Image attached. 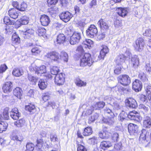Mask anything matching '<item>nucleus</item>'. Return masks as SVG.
<instances>
[{
    "mask_svg": "<svg viewBox=\"0 0 151 151\" xmlns=\"http://www.w3.org/2000/svg\"><path fill=\"white\" fill-rule=\"evenodd\" d=\"M76 51L78 52H82L78 55V57L79 59L80 66L81 67L86 66L90 67L93 64L94 61L91 54L88 52H84L83 46L81 45L77 47Z\"/></svg>",
    "mask_w": 151,
    "mask_h": 151,
    "instance_id": "nucleus-1",
    "label": "nucleus"
},
{
    "mask_svg": "<svg viewBox=\"0 0 151 151\" xmlns=\"http://www.w3.org/2000/svg\"><path fill=\"white\" fill-rule=\"evenodd\" d=\"M60 54L56 51H51L47 52L45 57L50 63L55 62L59 63L60 62Z\"/></svg>",
    "mask_w": 151,
    "mask_h": 151,
    "instance_id": "nucleus-2",
    "label": "nucleus"
},
{
    "mask_svg": "<svg viewBox=\"0 0 151 151\" xmlns=\"http://www.w3.org/2000/svg\"><path fill=\"white\" fill-rule=\"evenodd\" d=\"M93 132L92 127L88 126L83 129L82 132L83 134L79 130H78L77 131L76 134L78 138L82 139L84 138V137H88L91 136Z\"/></svg>",
    "mask_w": 151,
    "mask_h": 151,
    "instance_id": "nucleus-3",
    "label": "nucleus"
},
{
    "mask_svg": "<svg viewBox=\"0 0 151 151\" xmlns=\"http://www.w3.org/2000/svg\"><path fill=\"white\" fill-rule=\"evenodd\" d=\"M118 82L124 86H128L131 82V78L127 74H122L117 78Z\"/></svg>",
    "mask_w": 151,
    "mask_h": 151,
    "instance_id": "nucleus-4",
    "label": "nucleus"
},
{
    "mask_svg": "<svg viewBox=\"0 0 151 151\" xmlns=\"http://www.w3.org/2000/svg\"><path fill=\"white\" fill-rule=\"evenodd\" d=\"M29 69L31 71H34L36 74L40 76L47 72L46 67L44 65H41L40 66H31Z\"/></svg>",
    "mask_w": 151,
    "mask_h": 151,
    "instance_id": "nucleus-5",
    "label": "nucleus"
},
{
    "mask_svg": "<svg viewBox=\"0 0 151 151\" xmlns=\"http://www.w3.org/2000/svg\"><path fill=\"white\" fill-rule=\"evenodd\" d=\"M97 24L102 32L107 33L109 30V24L105 19H100L98 22Z\"/></svg>",
    "mask_w": 151,
    "mask_h": 151,
    "instance_id": "nucleus-6",
    "label": "nucleus"
},
{
    "mask_svg": "<svg viewBox=\"0 0 151 151\" xmlns=\"http://www.w3.org/2000/svg\"><path fill=\"white\" fill-rule=\"evenodd\" d=\"M97 33V29L94 24H91L86 31V35L91 38H93L96 36Z\"/></svg>",
    "mask_w": 151,
    "mask_h": 151,
    "instance_id": "nucleus-7",
    "label": "nucleus"
},
{
    "mask_svg": "<svg viewBox=\"0 0 151 151\" xmlns=\"http://www.w3.org/2000/svg\"><path fill=\"white\" fill-rule=\"evenodd\" d=\"M65 75L63 73H61L55 76L54 78V82L58 86L63 85L65 82Z\"/></svg>",
    "mask_w": 151,
    "mask_h": 151,
    "instance_id": "nucleus-8",
    "label": "nucleus"
},
{
    "mask_svg": "<svg viewBox=\"0 0 151 151\" xmlns=\"http://www.w3.org/2000/svg\"><path fill=\"white\" fill-rule=\"evenodd\" d=\"M13 88V83L12 82L10 81L4 82L2 86V89L3 92L6 94H8L11 92Z\"/></svg>",
    "mask_w": 151,
    "mask_h": 151,
    "instance_id": "nucleus-9",
    "label": "nucleus"
},
{
    "mask_svg": "<svg viewBox=\"0 0 151 151\" xmlns=\"http://www.w3.org/2000/svg\"><path fill=\"white\" fill-rule=\"evenodd\" d=\"M81 38V34L78 32H74L70 37V43L72 45L78 43L79 42Z\"/></svg>",
    "mask_w": 151,
    "mask_h": 151,
    "instance_id": "nucleus-10",
    "label": "nucleus"
},
{
    "mask_svg": "<svg viewBox=\"0 0 151 151\" xmlns=\"http://www.w3.org/2000/svg\"><path fill=\"white\" fill-rule=\"evenodd\" d=\"M60 19L65 22L69 21L73 17V15L68 11L63 12L59 15Z\"/></svg>",
    "mask_w": 151,
    "mask_h": 151,
    "instance_id": "nucleus-11",
    "label": "nucleus"
},
{
    "mask_svg": "<svg viewBox=\"0 0 151 151\" xmlns=\"http://www.w3.org/2000/svg\"><path fill=\"white\" fill-rule=\"evenodd\" d=\"M127 117L131 120H136L137 121H140L141 119L139 114L135 110L130 111L128 114Z\"/></svg>",
    "mask_w": 151,
    "mask_h": 151,
    "instance_id": "nucleus-12",
    "label": "nucleus"
},
{
    "mask_svg": "<svg viewBox=\"0 0 151 151\" xmlns=\"http://www.w3.org/2000/svg\"><path fill=\"white\" fill-rule=\"evenodd\" d=\"M126 106L130 108H135L137 107V103L135 99L132 97L127 98L125 100Z\"/></svg>",
    "mask_w": 151,
    "mask_h": 151,
    "instance_id": "nucleus-13",
    "label": "nucleus"
},
{
    "mask_svg": "<svg viewBox=\"0 0 151 151\" xmlns=\"http://www.w3.org/2000/svg\"><path fill=\"white\" fill-rule=\"evenodd\" d=\"M142 86V82L138 79H135L132 82V89L136 92H138L141 91Z\"/></svg>",
    "mask_w": 151,
    "mask_h": 151,
    "instance_id": "nucleus-14",
    "label": "nucleus"
},
{
    "mask_svg": "<svg viewBox=\"0 0 151 151\" xmlns=\"http://www.w3.org/2000/svg\"><path fill=\"white\" fill-rule=\"evenodd\" d=\"M111 133L109 131L107 127L104 128L102 131L99 133V136L100 138L102 139H107L110 137Z\"/></svg>",
    "mask_w": 151,
    "mask_h": 151,
    "instance_id": "nucleus-15",
    "label": "nucleus"
},
{
    "mask_svg": "<svg viewBox=\"0 0 151 151\" xmlns=\"http://www.w3.org/2000/svg\"><path fill=\"white\" fill-rule=\"evenodd\" d=\"M101 49L99 55L98 56L99 60L104 59L106 54L109 52V49L108 47L105 45H103L101 46Z\"/></svg>",
    "mask_w": 151,
    "mask_h": 151,
    "instance_id": "nucleus-16",
    "label": "nucleus"
},
{
    "mask_svg": "<svg viewBox=\"0 0 151 151\" xmlns=\"http://www.w3.org/2000/svg\"><path fill=\"white\" fill-rule=\"evenodd\" d=\"M115 11L117 14L122 17L126 16L128 12L127 8L121 7H117L115 9Z\"/></svg>",
    "mask_w": 151,
    "mask_h": 151,
    "instance_id": "nucleus-17",
    "label": "nucleus"
},
{
    "mask_svg": "<svg viewBox=\"0 0 151 151\" xmlns=\"http://www.w3.org/2000/svg\"><path fill=\"white\" fill-rule=\"evenodd\" d=\"M112 146L111 142L107 140H103L100 143L99 147L101 150L105 151Z\"/></svg>",
    "mask_w": 151,
    "mask_h": 151,
    "instance_id": "nucleus-18",
    "label": "nucleus"
},
{
    "mask_svg": "<svg viewBox=\"0 0 151 151\" xmlns=\"http://www.w3.org/2000/svg\"><path fill=\"white\" fill-rule=\"evenodd\" d=\"M40 21L42 25L44 26H47L50 23V20L48 16L43 14L41 15Z\"/></svg>",
    "mask_w": 151,
    "mask_h": 151,
    "instance_id": "nucleus-19",
    "label": "nucleus"
},
{
    "mask_svg": "<svg viewBox=\"0 0 151 151\" xmlns=\"http://www.w3.org/2000/svg\"><path fill=\"white\" fill-rule=\"evenodd\" d=\"M42 50V48L40 46L35 45L32 46L31 52L32 55L37 56L40 55Z\"/></svg>",
    "mask_w": 151,
    "mask_h": 151,
    "instance_id": "nucleus-20",
    "label": "nucleus"
},
{
    "mask_svg": "<svg viewBox=\"0 0 151 151\" xmlns=\"http://www.w3.org/2000/svg\"><path fill=\"white\" fill-rule=\"evenodd\" d=\"M25 109L31 114H34L37 112V109L35 105L32 103H29L28 105H26Z\"/></svg>",
    "mask_w": 151,
    "mask_h": 151,
    "instance_id": "nucleus-21",
    "label": "nucleus"
},
{
    "mask_svg": "<svg viewBox=\"0 0 151 151\" xmlns=\"http://www.w3.org/2000/svg\"><path fill=\"white\" fill-rule=\"evenodd\" d=\"M144 40L141 37L137 39L135 41L136 45L134 46L135 49L137 51L143 48L144 46Z\"/></svg>",
    "mask_w": 151,
    "mask_h": 151,
    "instance_id": "nucleus-22",
    "label": "nucleus"
},
{
    "mask_svg": "<svg viewBox=\"0 0 151 151\" xmlns=\"http://www.w3.org/2000/svg\"><path fill=\"white\" fill-rule=\"evenodd\" d=\"M128 130L130 135L136 134L138 132V127L135 124L130 123L128 126Z\"/></svg>",
    "mask_w": 151,
    "mask_h": 151,
    "instance_id": "nucleus-23",
    "label": "nucleus"
},
{
    "mask_svg": "<svg viewBox=\"0 0 151 151\" xmlns=\"http://www.w3.org/2000/svg\"><path fill=\"white\" fill-rule=\"evenodd\" d=\"M44 144L43 139L42 138H38L36 140V144L35 146L37 151H43Z\"/></svg>",
    "mask_w": 151,
    "mask_h": 151,
    "instance_id": "nucleus-24",
    "label": "nucleus"
},
{
    "mask_svg": "<svg viewBox=\"0 0 151 151\" xmlns=\"http://www.w3.org/2000/svg\"><path fill=\"white\" fill-rule=\"evenodd\" d=\"M19 12L16 9L12 8L10 9L8 11V14L10 17L14 19L18 18L19 16Z\"/></svg>",
    "mask_w": 151,
    "mask_h": 151,
    "instance_id": "nucleus-25",
    "label": "nucleus"
},
{
    "mask_svg": "<svg viewBox=\"0 0 151 151\" xmlns=\"http://www.w3.org/2000/svg\"><path fill=\"white\" fill-rule=\"evenodd\" d=\"M131 64L135 68H137L139 65V60L137 55H134L131 58Z\"/></svg>",
    "mask_w": 151,
    "mask_h": 151,
    "instance_id": "nucleus-26",
    "label": "nucleus"
},
{
    "mask_svg": "<svg viewBox=\"0 0 151 151\" xmlns=\"http://www.w3.org/2000/svg\"><path fill=\"white\" fill-rule=\"evenodd\" d=\"M146 132H142L140 134L139 137L140 142L145 145H147L150 143L149 141L146 139Z\"/></svg>",
    "mask_w": 151,
    "mask_h": 151,
    "instance_id": "nucleus-27",
    "label": "nucleus"
},
{
    "mask_svg": "<svg viewBox=\"0 0 151 151\" xmlns=\"http://www.w3.org/2000/svg\"><path fill=\"white\" fill-rule=\"evenodd\" d=\"M74 83L77 86L79 87H84L87 85L86 82L82 81L79 78H75Z\"/></svg>",
    "mask_w": 151,
    "mask_h": 151,
    "instance_id": "nucleus-28",
    "label": "nucleus"
},
{
    "mask_svg": "<svg viewBox=\"0 0 151 151\" xmlns=\"http://www.w3.org/2000/svg\"><path fill=\"white\" fill-rule=\"evenodd\" d=\"M8 126V124L6 122L1 120V117L0 116V133L5 131Z\"/></svg>",
    "mask_w": 151,
    "mask_h": 151,
    "instance_id": "nucleus-29",
    "label": "nucleus"
},
{
    "mask_svg": "<svg viewBox=\"0 0 151 151\" xmlns=\"http://www.w3.org/2000/svg\"><path fill=\"white\" fill-rule=\"evenodd\" d=\"M12 40L14 45L18 44L20 42V39L16 32L14 33L12 36Z\"/></svg>",
    "mask_w": 151,
    "mask_h": 151,
    "instance_id": "nucleus-30",
    "label": "nucleus"
},
{
    "mask_svg": "<svg viewBox=\"0 0 151 151\" xmlns=\"http://www.w3.org/2000/svg\"><path fill=\"white\" fill-rule=\"evenodd\" d=\"M22 90L21 88L18 87L15 88L13 92V95L18 98L20 99L22 95Z\"/></svg>",
    "mask_w": 151,
    "mask_h": 151,
    "instance_id": "nucleus-31",
    "label": "nucleus"
},
{
    "mask_svg": "<svg viewBox=\"0 0 151 151\" xmlns=\"http://www.w3.org/2000/svg\"><path fill=\"white\" fill-rule=\"evenodd\" d=\"M12 74L15 76L19 77L22 76L23 73V70L19 68H15L13 70Z\"/></svg>",
    "mask_w": 151,
    "mask_h": 151,
    "instance_id": "nucleus-32",
    "label": "nucleus"
},
{
    "mask_svg": "<svg viewBox=\"0 0 151 151\" xmlns=\"http://www.w3.org/2000/svg\"><path fill=\"white\" fill-rule=\"evenodd\" d=\"M82 44L85 48L90 49L93 44V42L90 39H86L83 42Z\"/></svg>",
    "mask_w": 151,
    "mask_h": 151,
    "instance_id": "nucleus-33",
    "label": "nucleus"
},
{
    "mask_svg": "<svg viewBox=\"0 0 151 151\" xmlns=\"http://www.w3.org/2000/svg\"><path fill=\"white\" fill-rule=\"evenodd\" d=\"M0 116L1 117V120H2V119L5 120H8L9 119V117L8 109L7 108L4 109L3 110L2 114H0Z\"/></svg>",
    "mask_w": 151,
    "mask_h": 151,
    "instance_id": "nucleus-34",
    "label": "nucleus"
},
{
    "mask_svg": "<svg viewBox=\"0 0 151 151\" xmlns=\"http://www.w3.org/2000/svg\"><path fill=\"white\" fill-rule=\"evenodd\" d=\"M23 33L24 37L27 38L34 35V30L32 28L27 29L25 31L23 32Z\"/></svg>",
    "mask_w": 151,
    "mask_h": 151,
    "instance_id": "nucleus-35",
    "label": "nucleus"
},
{
    "mask_svg": "<svg viewBox=\"0 0 151 151\" xmlns=\"http://www.w3.org/2000/svg\"><path fill=\"white\" fill-rule=\"evenodd\" d=\"M66 41V37L64 34H60L58 35L56 41L58 43H63Z\"/></svg>",
    "mask_w": 151,
    "mask_h": 151,
    "instance_id": "nucleus-36",
    "label": "nucleus"
},
{
    "mask_svg": "<svg viewBox=\"0 0 151 151\" xmlns=\"http://www.w3.org/2000/svg\"><path fill=\"white\" fill-rule=\"evenodd\" d=\"M143 126L145 128L150 127L151 126V119L150 117L146 116L143 122Z\"/></svg>",
    "mask_w": 151,
    "mask_h": 151,
    "instance_id": "nucleus-37",
    "label": "nucleus"
},
{
    "mask_svg": "<svg viewBox=\"0 0 151 151\" xmlns=\"http://www.w3.org/2000/svg\"><path fill=\"white\" fill-rule=\"evenodd\" d=\"M105 103L103 101H99L96 103L93 106L95 110H100L103 109L105 106Z\"/></svg>",
    "mask_w": 151,
    "mask_h": 151,
    "instance_id": "nucleus-38",
    "label": "nucleus"
},
{
    "mask_svg": "<svg viewBox=\"0 0 151 151\" xmlns=\"http://www.w3.org/2000/svg\"><path fill=\"white\" fill-rule=\"evenodd\" d=\"M60 58L61 60H62L64 62L67 63L68 60V54L65 52H62L60 54Z\"/></svg>",
    "mask_w": 151,
    "mask_h": 151,
    "instance_id": "nucleus-39",
    "label": "nucleus"
},
{
    "mask_svg": "<svg viewBox=\"0 0 151 151\" xmlns=\"http://www.w3.org/2000/svg\"><path fill=\"white\" fill-rule=\"evenodd\" d=\"M46 30L44 27H38L37 33L40 36H44L45 35Z\"/></svg>",
    "mask_w": 151,
    "mask_h": 151,
    "instance_id": "nucleus-40",
    "label": "nucleus"
},
{
    "mask_svg": "<svg viewBox=\"0 0 151 151\" xmlns=\"http://www.w3.org/2000/svg\"><path fill=\"white\" fill-rule=\"evenodd\" d=\"M38 86L40 89L44 90L47 87V83L44 79H40L38 82Z\"/></svg>",
    "mask_w": 151,
    "mask_h": 151,
    "instance_id": "nucleus-41",
    "label": "nucleus"
},
{
    "mask_svg": "<svg viewBox=\"0 0 151 151\" xmlns=\"http://www.w3.org/2000/svg\"><path fill=\"white\" fill-rule=\"evenodd\" d=\"M14 124L17 127H23L25 124V121L24 119H21L15 122Z\"/></svg>",
    "mask_w": 151,
    "mask_h": 151,
    "instance_id": "nucleus-42",
    "label": "nucleus"
},
{
    "mask_svg": "<svg viewBox=\"0 0 151 151\" xmlns=\"http://www.w3.org/2000/svg\"><path fill=\"white\" fill-rule=\"evenodd\" d=\"M127 58V57L124 54H120L118 56L116 61L117 63L121 64L122 63L124 62Z\"/></svg>",
    "mask_w": 151,
    "mask_h": 151,
    "instance_id": "nucleus-43",
    "label": "nucleus"
},
{
    "mask_svg": "<svg viewBox=\"0 0 151 151\" xmlns=\"http://www.w3.org/2000/svg\"><path fill=\"white\" fill-rule=\"evenodd\" d=\"M4 22L6 25H12L14 24V21L12 20L8 16H5L4 18Z\"/></svg>",
    "mask_w": 151,
    "mask_h": 151,
    "instance_id": "nucleus-44",
    "label": "nucleus"
},
{
    "mask_svg": "<svg viewBox=\"0 0 151 151\" xmlns=\"http://www.w3.org/2000/svg\"><path fill=\"white\" fill-rule=\"evenodd\" d=\"M146 95L149 100H151V86L147 85L145 89Z\"/></svg>",
    "mask_w": 151,
    "mask_h": 151,
    "instance_id": "nucleus-45",
    "label": "nucleus"
},
{
    "mask_svg": "<svg viewBox=\"0 0 151 151\" xmlns=\"http://www.w3.org/2000/svg\"><path fill=\"white\" fill-rule=\"evenodd\" d=\"M60 70L59 67L56 66H53L50 70V72L51 74L56 76L58 74Z\"/></svg>",
    "mask_w": 151,
    "mask_h": 151,
    "instance_id": "nucleus-46",
    "label": "nucleus"
},
{
    "mask_svg": "<svg viewBox=\"0 0 151 151\" xmlns=\"http://www.w3.org/2000/svg\"><path fill=\"white\" fill-rule=\"evenodd\" d=\"M27 78L30 83L32 85L36 84L37 82V79L31 75H28Z\"/></svg>",
    "mask_w": 151,
    "mask_h": 151,
    "instance_id": "nucleus-47",
    "label": "nucleus"
},
{
    "mask_svg": "<svg viewBox=\"0 0 151 151\" xmlns=\"http://www.w3.org/2000/svg\"><path fill=\"white\" fill-rule=\"evenodd\" d=\"M26 149L25 151H33L35 149V145L32 142H28L26 145Z\"/></svg>",
    "mask_w": 151,
    "mask_h": 151,
    "instance_id": "nucleus-48",
    "label": "nucleus"
},
{
    "mask_svg": "<svg viewBox=\"0 0 151 151\" xmlns=\"http://www.w3.org/2000/svg\"><path fill=\"white\" fill-rule=\"evenodd\" d=\"M27 7V4L25 3L22 2L18 8V10L21 12H24L26 10Z\"/></svg>",
    "mask_w": 151,
    "mask_h": 151,
    "instance_id": "nucleus-49",
    "label": "nucleus"
},
{
    "mask_svg": "<svg viewBox=\"0 0 151 151\" xmlns=\"http://www.w3.org/2000/svg\"><path fill=\"white\" fill-rule=\"evenodd\" d=\"M76 144L77 151H87L86 148L84 145L79 144V142L78 141L76 142Z\"/></svg>",
    "mask_w": 151,
    "mask_h": 151,
    "instance_id": "nucleus-50",
    "label": "nucleus"
},
{
    "mask_svg": "<svg viewBox=\"0 0 151 151\" xmlns=\"http://www.w3.org/2000/svg\"><path fill=\"white\" fill-rule=\"evenodd\" d=\"M90 141L91 144L93 145H97L98 142V138L96 136H93L88 139Z\"/></svg>",
    "mask_w": 151,
    "mask_h": 151,
    "instance_id": "nucleus-51",
    "label": "nucleus"
},
{
    "mask_svg": "<svg viewBox=\"0 0 151 151\" xmlns=\"http://www.w3.org/2000/svg\"><path fill=\"white\" fill-rule=\"evenodd\" d=\"M50 137V139L52 142L56 143L59 142L58 138L56 134H51Z\"/></svg>",
    "mask_w": 151,
    "mask_h": 151,
    "instance_id": "nucleus-52",
    "label": "nucleus"
},
{
    "mask_svg": "<svg viewBox=\"0 0 151 151\" xmlns=\"http://www.w3.org/2000/svg\"><path fill=\"white\" fill-rule=\"evenodd\" d=\"M17 21H19L20 23V26L22 25L27 24L29 22V20L27 18H25L23 17L18 20Z\"/></svg>",
    "mask_w": 151,
    "mask_h": 151,
    "instance_id": "nucleus-53",
    "label": "nucleus"
},
{
    "mask_svg": "<svg viewBox=\"0 0 151 151\" xmlns=\"http://www.w3.org/2000/svg\"><path fill=\"white\" fill-rule=\"evenodd\" d=\"M119 139V134L116 133H114L111 135V140L113 142H115L118 141Z\"/></svg>",
    "mask_w": 151,
    "mask_h": 151,
    "instance_id": "nucleus-54",
    "label": "nucleus"
},
{
    "mask_svg": "<svg viewBox=\"0 0 151 151\" xmlns=\"http://www.w3.org/2000/svg\"><path fill=\"white\" fill-rule=\"evenodd\" d=\"M12 139L14 140L21 141L23 140V137L20 135H15L12 136Z\"/></svg>",
    "mask_w": 151,
    "mask_h": 151,
    "instance_id": "nucleus-55",
    "label": "nucleus"
},
{
    "mask_svg": "<svg viewBox=\"0 0 151 151\" xmlns=\"http://www.w3.org/2000/svg\"><path fill=\"white\" fill-rule=\"evenodd\" d=\"M122 68L119 65H117L114 70V73L115 75H118L121 73Z\"/></svg>",
    "mask_w": 151,
    "mask_h": 151,
    "instance_id": "nucleus-56",
    "label": "nucleus"
},
{
    "mask_svg": "<svg viewBox=\"0 0 151 151\" xmlns=\"http://www.w3.org/2000/svg\"><path fill=\"white\" fill-rule=\"evenodd\" d=\"M58 0H47V6H50L52 5H55L58 2Z\"/></svg>",
    "mask_w": 151,
    "mask_h": 151,
    "instance_id": "nucleus-57",
    "label": "nucleus"
},
{
    "mask_svg": "<svg viewBox=\"0 0 151 151\" xmlns=\"http://www.w3.org/2000/svg\"><path fill=\"white\" fill-rule=\"evenodd\" d=\"M128 114L124 111H122L119 115L120 120L121 121L124 120L127 116Z\"/></svg>",
    "mask_w": 151,
    "mask_h": 151,
    "instance_id": "nucleus-58",
    "label": "nucleus"
},
{
    "mask_svg": "<svg viewBox=\"0 0 151 151\" xmlns=\"http://www.w3.org/2000/svg\"><path fill=\"white\" fill-rule=\"evenodd\" d=\"M8 68V67L6 64H1L0 65V73H2L4 72Z\"/></svg>",
    "mask_w": 151,
    "mask_h": 151,
    "instance_id": "nucleus-59",
    "label": "nucleus"
},
{
    "mask_svg": "<svg viewBox=\"0 0 151 151\" xmlns=\"http://www.w3.org/2000/svg\"><path fill=\"white\" fill-rule=\"evenodd\" d=\"M58 8L55 6L52 7L48 9V11L52 14L56 13Z\"/></svg>",
    "mask_w": 151,
    "mask_h": 151,
    "instance_id": "nucleus-60",
    "label": "nucleus"
},
{
    "mask_svg": "<svg viewBox=\"0 0 151 151\" xmlns=\"http://www.w3.org/2000/svg\"><path fill=\"white\" fill-rule=\"evenodd\" d=\"M20 113L10 114L11 117L14 120L18 119L20 117Z\"/></svg>",
    "mask_w": 151,
    "mask_h": 151,
    "instance_id": "nucleus-61",
    "label": "nucleus"
},
{
    "mask_svg": "<svg viewBox=\"0 0 151 151\" xmlns=\"http://www.w3.org/2000/svg\"><path fill=\"white\" fill-rule=\"evenodd\" d=\"M13 28L12 26H10L9 25H6L5 27L6 33H7L12 32Z\"/></svg>",
    "mask_w": 151,
    "mask_h": 151,
    "instance_id": "nucleus-62",
    "label": "nucleus"
},
{
    "mask_svg": "<svg viewBox=\"0 0 151 151\" xmlns=\"http://www.w3.org/2000/svg\"><path fill=\"white\" fill-rule=\"evenodd\" d=\"M42 99L43 101L46 102L50 99V97L48 93H45L42 95Z\"/></svg>",
    "mask_w": 151,
    "mask_h": 151,
    "instance_id": "nucleus-63",
    "label": "nucleus"
},
{
    "mask_svg": "<svg viewBox=\"0 0 151 151\" xmlns=\"http://www.w3.org/2000/svg\"><path fill=\"white\" fill-rule=\"evenodd\" d=\"M115 87L117 88L118 91L119 92H123L126 90V89L125 88L117 84L116 85Z\"/></svg>",
    "mask_w": 151,
    "mask_h": 151,
    "instance_id": "nucleus-64",
    "label": "nucleus"
}]
</instances>
